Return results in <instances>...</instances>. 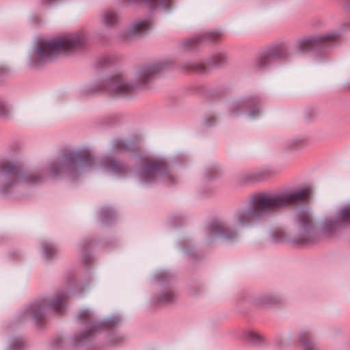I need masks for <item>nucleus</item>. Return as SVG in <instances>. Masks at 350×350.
Returning a JSON list of instances; mask_svg holds the SVG:
<instances>
[{
    "mask_svg": "<svg viewBox=\"0 0 350 350\" xmlns=\"http://www.w3.org/2000/svg\"><path fill=\"white\" fill-rule=\"evenodd\" d=\"M173 299V295L171 292H167L161 295L159 302L165 303L170 301Z\"/></svg>",
    "mask_w": 350,
    "mask_h": 350,
    "instance_id": "obj_22",
    "label": "nucleus"
},
{
    "mask_svg": "<svg viewBox=\"0 0 350 350\" xmlns=\"http://www.w3.org/2000/svg\"><path fill=\"white\" fill-rule=\"evenodd\" d=\"M62 159L64 161H68L69 163H79L80 166H85L88 163H91L92 161L91 155L88 154L85 155V157H83L79 152L70 153L68 155L65 156Z\"/></svg>",
    "mask_w": 350,
    "mask_h": 350,
    "instance_id": "obj_11",
    "label": "nucleus"
},
{
    "mask_svg": "<svg viewBox=\"0 0 350 350\" xmlns=\"http://www.w3.org/2000/svg\"><path fill=\"white\" fill-rule=\"evenodd\" d=\"M55 253L54 248L49 245H44V254L46 258H49L52 256L53 254Z\"/></svg>",
    "mask_w": 350,
    "mask_h": 350,
    "instance_id": "obj_23",
    "label": "nucleus"
},
{
    "mask_svg": "<svg viewBox=\"0 0 350 350\" xmlns=\"http://www.w3.org/2000/svg\"><path fill=\"white\" fill-rule=\"evenodd\" d=\"M204 36L211 41H216L220 37V33L219 32H208L205 33Z\"/></svg>",
    "mask_w": 350,
    "mask_h": 350,
    "instance_id": "obj_21",
    "label": "nucleus"
},
{
    "mask_svg": "<svg viewBox=\"0 0 350 350\" xmlns=\"http://www.w3.org/2000/svg\"><path fill=\"white\" fill-rule=\"evenodd\" d=\"M210 232L212 237H217L226 240L232 241L237 235V232H232L220 221H215L210 226Z\"/></svg>",
    "mask_w": 350,
    "mask_h": 350,
    "instance_id": "obj_8",
    "label": "nucleus"
},
{
    "mask_svg": "<svg viewBox=\"0 0 350 350\" xmlns=\"http://www.w3.org/2000/svg\"><path fill=\"white\" fill-rule=\"evenodd\" d=\"M79 316L81 319H90L91 318V314L90 311L88 310H84L81 311L79 314Z\"/></svg>",
    "mask_w": 350,
    "mask_h": 350,
    "instance_id": "obj_24",
    "label": "nucleus"
},
{
    "mask_svg": "<svg viewBox=\"0 0 350 350\" xmlns=\"http://www.w3.org/2000/svg\"><path fill=\"white\" fill-rule=\"evenodd\" d=\"M65 295H60L52 301L48 299H44L36 301L31 306H30L27 309L25 315L36 321H39L43 317L44 311L46 308H49L56 312H60L65 307Z\"/></svg>",
    "mask_w": 350,
    "mask_h": 350,
    "instance_id": "obj_4",
    "label": "nucleus"
},
{
    "mask_svg": "<svg viewBox=\"0 0 350 350\" xmlns=\"http://www.w3.org/2000/svg\"><path fill=\"white\" fill-rule=\"evenodd\" d=\"M151 26V22L149 20H143L133 23L129 29L131 35L142 33L149 29Z\"/></svg>",
    "mask_w": 350,
    "mask_h": 350,
    "instance_id": "obj_12",
    "label": "nucleus"
},
{
    "mask_svg": "<svg viewBox=\"0 0 350 350\" xmlns=\"http://www.w3.org/2000/svg\"><path fill=\"white\" fill-rule=\"evenodd\" d=\"M260 113V111L259 110H257L256 111H251L250 112V116L253 118V117H255L257 114H258Z\"/></svg>",
    "mask_w": 350,
    "mask_h": 350,
    "instance_id": "obj_27",
    "label": "nucleus"
},
{
    "mask_svg": "<svg viewBox=\"0 0 350 350\" xmlns=\"http://www.w3.org/2000/svg\"><path fill=\"white\" fill-rule=\"evenodd\" d=\"M85 40L82 32H77L51 40H41L38 42L36 53L40 61L51 60L59 54L81 47Z\"/></svg>",
    "mask_w": 350,
    "mask_h": 350,
    "instance_id": "obj_2",
    "label": "nucleus"
},
{
    "mask_svg": "<svg viewBox=\"0 0 350 350\" xmlns=\"http://www.w3.org/2000/svg\"><path fill=\"white\" fill-rule=\"evenodd\" d=\"M201 41L200 38H193L187 40L185 42V46L188 49H191L196 44L199 43Z\"/></svg>",
    "mask_w": 350,
    "mask_h": 350,
    "instance_id": "obj_20",
    "label": "nucleus"
},
{
    "mask_svg": "<svg viewBox=\"0 0 350 350\" xmlns=\"http://www.w3.org/2000/svg\"><path fill=\"white\" fill-rule=\"evenodd\" d=\"M328 34L324 33L300 39L297 42V49L301 52H307L314 48L327 46Z\"/></svg>",
    "mask_w": 350,
    "mask_h": 350,
    "instance_id": "obj_7",
    "label": "nucleus"
},
{
    "mask_svg": "<svg viewBox=\"0 0 350 350\" xmlns=\"http://www.w3.org/2000/svg\"><path fill=\"white\" fill-rule=\"evenodd\" d=\"M29 181H31V182H36V180H29Z\"/></svg>",
    "mask_w": 350,
    "mask_h": 350,
    "instance_id": "obj_29",
    "label": "nucleus"
},
{
    "mask_svg": "<svg viewBox=\"0 0 350 350\" xmlns=\"http://www.w3.org/2000/svg\"><path fill=\"white\" fill-rule=\"evenodd\" d=\"M296 219L300 236L292 238L290 241L291 243L301 246L311 245L328 235L327 218L319 220L314 228L310 215L308 212L298 213Z\"/></svg>",
    "mask_w": 350,
    "mask_h": 350,
    "instance_id": "obj_3",
    "label": "nucleus"
},
{
    "mask_svg": "<svg viewBox=\"0 0 350 350\" xmlns=\"http://www.w3.org/2000/svg\"><path fill=\"white\" fill-rule=\"evenodd\" d=\"M163 69V64L157 63L142 68L137 72V77L140 82L144 83L148 81L152 75Z\"/></svg>",
    "mask_w": 350,
    "mask_h": 350,
    "instance_id": "obj_10",
    "label": "nucleus"
},
{
    "mask_svg": "<svg viewBox=\"0 0 350 350\" xmlns=\"http://www.w3.org/2000/svg\"><path fill=\"white\" fill-rule=\"evenodd\" d=\"M329 227L331 226V224H329Z\"/></svg>",
    "mask_w": 350,
    "mask_h": 350,
    "instance_id": "obj_31",
    "label": "nucleus"
},
{
    "mask_svg": "<svg viewBox=\"0 0 350 350\" xmlns=\"http://www.w3.org/2000/svg\"><path fill=\"white\" fill-rule=\"evenodd\" d=\"M10 110L5 102L0 101V116L5 117L9 115Z\"/></svg>",
    "mask_w": 350,
    "mask_h": 350,
    "instance_id": "obj_19",
    "label": "nucleus"
},
{
    "mask_svg": "<svg viewBox=\"0 0 350 350\" xmlns=\"http://www.w3.org/2000/svg\"><path fill=\"white\" fill-rule=\"evenodd\" d=\"M338 37V35L337 33H332V34L329 33V41L331 40V39H332V38L335 39Z\"/></svg>",
    "mask_w": 350,
    "mask_h": 350,
    "instance_id": "obj_28",
    "label": "nucleus"
},
{
    "mask_svg": "<svg viewBox=\"0 0 350 350\" xmlns=\"http://www.w3.org/2000/svg\"><path fill=\"white\" fill-rule=\"evenodd\" d=\"M300 341L304 345L303 350H319V349L310 342V337L307 333H302L299 336Z\"/></svg>",
    "mask_w": 350,
    "mask_h": 350,
    "instance_id": "obj_15",
    "label": "nucleus"
},
{
    "mask_svg": "<svg viewBox=\"0 0 350 350\" xmlns=\"http://www.w3.org/2000/svg\"><path fill=\"white\" fill-rule=\"evenodd\" d=\"M271 239L274 243L283 241L285 239V233L281 229L275 230L271 234Z\"/></svg>",
    "mask_w": 350,
    "mask_h": 350,
    "instance_id": "obj_16",
    "label": "nucleus"
},
{
    "mask_svg": "<svg viewBox=\"0 0 350 350\" xmlns=\"http://www.w3.org/2000/svg\"><path fill=\"white\" fill-rule=\"evenodd\" d=\"M107 167L113 172L120 173L122 170L123 167L117 161H112L110 162V163L107 166Z\"/></svg>",
    "mask_w": 350,
    "mask_h": 350,
    "instance_id": "obj_17",
    "label": "nucleus"
},
{
    "mask_svg": "<svg viewBox=\"0 0 350 350\" xmlns=\"http://www.w3.org/2000/svg\"><path fill=\"white\" fill-rule=\"evenodd\" d=\"M251 336L256 340H260L261 339V337L256 333H252Z\"/></svg>",
    "mask_w": 350,
    "mask_h": 350,
    "instance_id": "obj_26",
    "label": "nucleus"
},
{
    "mask_svg": "<svg viewBox=\"0 0 350 350\" xmlns=\"http://www.w3.org/2000/svg\"><path fill=\"white\" fill-rule=\"evenodd\" d=\"M104 325L103 323H89L86 325L87 332L83 335V338L88 339L96 334Z\"/></svg>",
    "mask_w": 350,
    "mask_h": 350,
    "instance_id": "obj_14",
    "label": "nucleus"
},
{
    "mask_svg": "<svg viewBox=\"0 0 350 350\" xmlns=\"http://www.w3.org/2000/svg\"><path fill=\"white\" fill-rule=\"evenodd\" d=\"M6 189H7V188H5V189H3V192H5V191H6Z\"/></svg>",
    "mask_w": 350,
    "mask_h": 350,
    "instance_id": "obj_30",
    "label": "nucleus"
},
{
    "mask_svg": "<svg viewBox=\"0 0 350 350\" xmlns=\"http://www.w3.org/2000/svg\"><path fill=\"white\" fill-rule=\"evenodd\" d=\"M57 163H51L50 165L51 173L53 175H56L57 174Z\"/></svg>",
    "mask_w": 350,
    "mask_h": 350,
    "instance_id": "obj_25",
    "label": "nucleus"
},
{
    "mask_svg": "<svg viewBox=\"0 0 350 350\" xmlns=\"http://www.w3.org/2000/svg\"><path fill=\"white\" fill-rule=\"evenodd\" d=\"M118 17L117 14L111 10L104 12L100 15V22L103 25L106 26H112L116 23Z\"/></svg>",
    "mask_w": 350,
    "mask_h": 350,
    "instance_id": "obj_13",
    "label": "nucleus"
},
{
    "mask_svg": "<svg viewBox=\"0 0 350 350\" xmlns=\"http://www.w3.org/2000/svg\"><path fill=\"white\" fill-rule=\"evenodd\" d=\"M162 165L161 161H154L152 163L146 164L142 172L144 180L146 183L153 181Z\"/></svg>",
    "mask_w": 350,
    "mask_h": 350,
    "instance_id": "obj_9",
    "label": "nucleus"
},
{
    "mask_svg": "<svg viewBox=\"0 0 350 350\" xmlns=\"http://www.w3.org/2000/svg\"><path fill=\"white\" fill-rule=\"evenodd\" d=\"M340 217L343 221H350V204L340 211Z\"/></svg>",
    "mask_w": 350,
    "mask_h": 350,
    "instance_id": "obj_18",
    "label": "nucleus"
},
{
    "mask_svg": "<svg viewBox=\"0 0 350 350\" xmlns=\"http://www.w3.org/2000/svg\"><path fill=\"white\" fill-rule=\"evenodd\" d=\"M103 88L112 96H124L134 93L137 85L129 84L123 76L119 75L107 79Z\"/></svg>",
    "mask_w": 350,
    "mask_h": 350,
    "instance_id": "obj_5",
    "label": "nucleus"
},
{
    "mask_svg": "<svg viewBox=\"0 0 350 350\" xmlns=\"http://www.w3.org/2000/svg\"><path fill=\"white\" fill-rule=\"evenodd\" d=\"M21 174L18 169L10 162H5L0 167V180L3 183V187H9L20 181Z\"/></svg>",
    "mask_w": 350,
    "mask_h": 350,
    "instance_id": "obj_6",
    "label": "nucleus"
},
{
    "mask_svg": "<svg viewBox=\"0 0 350 350\" xmlns=\"http://www.w3.org/2000/svg\"><path fill=\"white\" fill-rule=\"evenodd\" d=\"M312 195V188L304 185L291 191L257 195L251 200L250 206L236 211L232 217L235 227H243L253 221L262 218L275 209L296 202L308 201Z\"/></svg>",
    "mask_w": 350,
    "mask_h": 350,
    "instance_id": "obj_1",
    "label": "nucleus"
}]
</instances>
